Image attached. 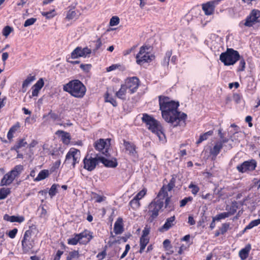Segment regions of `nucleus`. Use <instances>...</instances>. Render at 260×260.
I'll return each mask as SVG.
<instances>
[{"label":"nucleus","mask_w":260,"mask_h":260,"mask_svg":"<svg viewBox=\"0 0 260 260\" xmlns=\"http://www.w3.org/2000/svg\"><path fill=\"white\" fill-rule=\"evenodd\" d=\"M139 79L136 77H133L127 79L124 85L128 89V92L132 94L137 91L139 86Z\"/></svg>","instance_id":"nucleus-11"},{"label":"nucleus","mask_w":260,"mask_h":260,"mask_svg":"<svg viewBox=\"0 0 260 260\" xmlns=\"http://www.w3.org/2000/svg\"><path fill=\"white\" fill-rule=\"evenodd\" d=\"M57 186H58V185L56 184H53L51 186V187L49 191V194L51 198L54 197L57 193Z\"/></svg>","instance_id":"nucleus-38"},{"label":"nucleus","mask_w":260,"mask_h":260,"mask_svg":"<svg viewBox=\"0 0 260 260\" xmlns=\"http://www.w3.org/2000/svg\"><path fill=\"white\" fill-rule=\"evenodd\" d=\"M36 21L37 19L35 18H31L28 19L25 21L23 25L24 27H27L28 26L34 24L36 22Z\"/></svg>","instance_id":"nucleus-43"},{"label":"nucleus","mask_w":260,"mask_h":260,"mask_svg":"<svg viewBox=\"0 0 260 260\" xmlns=\"http://www.w3.org/2000/svg\"><path fill=\"white\" fill-rule=\"evenodd\" d=\"M175 178L174 177H172L167 186L169 191H171L174 188L175 186Z\"/></svg>","instance_id":"nucleus-46"},{"label":"nucleus","mask_w":260,"mask_h":260,"mask_svg":"<svg viewBox=\"0 0 260 260\" xmlns=\"http://www.w3.org/2000/svg\"><path fill=\"white\" fill-rule=\"evenodd\" d=\"M56 134H62V139L63 143L68 144L69 143L71 138L69 133L65 132L61 130H58L57 131Z\"/></svg>","instance_id":"nucleus-28"},{"label":"nucleus","mask_w":260,"mask_h":260,"mask_svg":"<svg viewBox=\"0 0 260 260\" xmlns=\"http://www.w3.org/2000/svg\"><path fill=\"white\" fill-rule=\"evenodd\" d=\"M23 169V166L21 165H17L13 169H12L10 172L11 174H12V176L14 178V179L16 178V177L19 176L20 173H21Z\"/></svg>","instance_id":"nucleus-24"},{"label":"nucleus","mask_w":260,"mask_h":260,"mask_svg":"<svg viewBox=\"0 0 260 260\" xmlns=\"http://www.w3.org/2000/svg\"><path fill=\"white\" fill-rule=\"evenodd\" d=\"M220 0L208 2L202 5V9L206 15L209 16L214 13L215 5Z\"/></svg>","instance_id":"nucleus-13"},{"label":"nucleus","mask_w":260,"mask_h":260,"mask_svg":"<svg viewBox=\"0 0 260 260\" xmlns=\"http://www.w3.org/2000/svg\"><path fill=\"white\" fill-rule=\"evenodd\" d=\"M143 122L145 123L148 128L153 133L155 134L159 138L161 139V136L164 135L161 131V126L159 123L153 117L147 114H143L142 118Z\"/></svg>","instance_id":"nucleus-4"},{"label":"nucleus","mask_w":260,"mask_h":260,"mask_svg":"<svg viewBox=\"0 0 260 260\" xmlns=\"http://www.w3.org/2000/svg\"><path fill=\"white\" fill-rule=\"evenodd\" d=\"M145 194L146 191L144 190H142L139 191L134 198L140 200L145 195Z\"/></svg>","instance_id":"nucleus-58"},{"label":"nucleus","mask_w":260,"mask_h":260,"mask_svg":"<svg viewBox=\"0 0 260 260\" xmlns=\"http://www.w3.org/2000/svg\"><path fill=\"white\" fill-rule=\"evenodd\" d=\"M44 81L42 78H41L33 86H34V87H36V88H38L40 90H41V88L44 86Z\"/></svg>","instance_id":"nucleus-51"},{"label":"nucleus","mask_w":260,"mask_h":260,"mask_svg":"<svg viewBox=\"0 0 260 260\" xmlns=\"http://www.w3.org/2000/svg\"><path fill=\"white\" fill-rule=\"evenodd\" d=\"M119 23V18L117 16H113L110 19V25L111 26H115L118 24Z\"/></svg>","instance_id":"nucleus-45"},{"label":"nucleus","mask_w":260,"mask_h":260,"mask_svg":"<svg viewBox=\"0 0 260 260\" xmlns=\"http://www.w3.org/2000/svg\"><path fill=\"white\" fill-rule=\"evenodd\" d=\"M107 248V246H105L104 250L101 252L99 253L98 254V255H96V257L98 258H99L100 260H102L105 257V256L107 254V253H106Z\"/></svg>","instance_id":"nucleus-49"},{"label":"nucleus","mask_w":260,"mask_h":260,"mask_svg":"<svg viewBox=\"0 0 260 260\" xmlns=\"http://www.w3.org/2000/svg\"><path fill=\"white\" fill-rule=\"evenodd\" d=\"M254 225L253 224L252 221H251L244 229L243 231V233H245L247 230H250L253 227H254Z\"/></svg>","instance_id":"nucleus-63"},{"label":"nucleus","mask_w":260,"mask_h":260,"mask_svg":"<svg viewBox=\"0 0 260 260\" xmlns=\"http://www.w3.org/2000/svg\"><path fill=\"white\" fill-rule=\"evenodd\" d=\"M11 190L9 188H2L0 189V200L6 199L10 194Z\"/></svg>","instance_id":"nucleus-32"},{"label":"nucleus","mask_w":260,"mask_h":260,"mask_svg":"<svg viewBox=\"0 0 260 260\" xmlns=\"http://www.w3.org/2000/svg\"><path fill=\"white\" fill-rule=\"evenodd\" d=\"M228 217L229 216L228 215V214L226 213V212H222L217 215L216 216L214 217L215 218V219H216L217 221H219L222 219H224Z\"/></svg>","instance_id":"nucleus-48"},{"label":"nucleus","mask_w":260,"mask_h":260,"mask_svg":"<svg viewBox=\"0 0 260 260\" xmlns=\"http://www.w3.org/2000/svg\"><path fill=\"white\" fill-rule=\"evenodd\" d=\"M188 188L191 189V192L193 194H196L199 191V187L192 183H191L189 186Z\"/></svg>","instance_id":"nucleus-42"},{"label":"nucleus","mask_w":260,"mask_h":260,"mask_svg":"<svg viewBox=\"0 0 260 260\" xmlns=\"http://www.w3.org/2000/svg\"><path fill=\"white\" fill-rule=\"evenodd\" d=\"M110 139H107L104 140L100 139L96 141L94 144V147L96 150L102 152V154L106 156H108L109 154L108 153L107 141L110 142Z\"/></svg>","instance_id":"nucleus-12"},{"label":"nucleus","mask_w":260,"mask_h":260,"mask_svg":"<svg viewBox=\"0 0 260 260\" xmlns=\"http://www.w3.org/2000/svg\"><path fill=\"white\" fill-rule=\"evenodd\" d=\"M92 238L93 237L90 234V232L89 231L84 230L83 232L80 234H75L74 237L69 239L68 240V244L69 245H75L83 238L86 239L85 242L87 243L89 242Z\"/></svg>","instance_id":"nucleus-7"},{"label":"nucleus","mask_w":260,"mask_h":260,"mask_svg":"<svg viewBox=\"0 0 260 260\" xmlns=\"http://www.w3.org/2000/svg\"><path fill=\"white\" fill-rule=\"evenodd\" d=\"M4 219L11 222H18L21 223L24 220V218L23 216H9L8 214H5L4 216Z\"/></svg>","instance_id":"nucleus-20"},{"label":"nucleus","mask_w":260,"mask_h":260,"mask_svg":"<svg viewBox=\"0 0 260 260\" xmlns=\"http://www.w3.org/2000/svg\"><path fill=\"white\" fill-rule=\"evenodd\" d=\"M127 89L124 84L121 85L120 89L116 92V95L119 99H125L124 95H125Z\"/></svg>","instance_id":"nucleus-30"},{"label":"nucleus","mask_w":260,"mask_h":260,"mask_svg":"<svg viewBox=\"0 0 260 260\" xmlns=\"http://www.w3.org/2000/svg\"><path fill=\"white\" fill-rule=\"evenodd\" d=\"M79 57H84L82 52V48L80 47L76 48L71 53V57L73 59L77 58Z\"/></svg>","instance_id":"nucleus-25"},{"label":"nucleus","mask_w":260,"mask_h":260,"mask_svg":"<svg viewBox=\"0 0 260 260\" xmlns=\"http://www.w3.org/2000/svg\"><path fill=\"white\" fill-rule=\"evenodd\" d=\"M222 148L221 142H218L217 141L215 143L213 147L210 148L209 153L212 160H215L216 158L217 155L219 154Z\"/></svg>","instance_id":"nucleus-14"},{"label":"nucleus","mask_w":260,"mask_h":260,"mask_svg":"<svg viewBox=\"0 0 260 260\" xmlns=\"http://www.w3.org/2000/svg\"><path fill=\"white\" fill-rule=\"evenodd\" d=\"M64 91L69 92L72 96L81 98L86 92V87L79 80H73L63 85Z\"/></svg>","instance_id":"nucleus-3"},{"label":"nucleus","mask_w":260,"mask_h":260,"mask_svg":"<svg viewBox=\"0 0 260 260\" xmlns=\"http://www.w3.org/2000/svg\"><path fill=\"white\" fill-rule=\"evenodd\" d=\"M99 156V154H96L94 158L91 156L88 157V155L86 156L83 160L84 168L89 171H93L100 161Z\"/></svg>","instance_id":"nucleus-8"},{"label":"nucleus","mask_w":260,"mask_h":260,"mask_svg":"<svg viewBox=\"0 0 260 260\" xmlns=\"http://www.w3.org/2000/svg\"><path fill=\"white\" fill-rule=\"evenodd\" d=\"M159 105L162 118L168 122L171 123L174 127L180 125V122H185L187 115L177 111L178 102L170 100L167 96H159Z\"/></svg>","instance_id":"nucleus-1"},{"label":"nucleus","mask_w":260,"mask_h":260,"mask_svg":"<svg viewBox=\"0 0 260 260\" xmlns=\"http://www.w3.org/2000/svg\"><path fill=\"white\" fill-rule=\"evenodd\" d=\"M220 61L225 66L233 65L240 59L239 52L232 48L227 49L225 52L220 55Z\"/></svg>","instance_id":"nucleus-6"},{"label":"nucleus","mask_w":260,"mask_h":260,"mask_svg":"<svg viewBox=\"0 0 260 260\" xmlns=\"http://www.w3.org/2000/svg\"><path fill=\"white\" fill-rule=\"evenodd\" d=\"M149 241V239L148 238H143L141 237L140 239V249L139 250V252L142 253L144 249L145 248L146 245L148 243Z\"/></svg>","instance_id":"nucleus-31"},{"label":"nucleus","mask_w":260,"mask_h":260,"mask_svg":"<svg viewBox=\"0 0 260 260\" xmlns=\"http://www.w3.org/2000/svg\"><path fill=\"white\" fill-rule=\"evenodd\" d=\"M239 67L238 69V71H243L245 68V61L243 57H240Z\"/></svg>","instance_id":"nucleus-41"},{"label":"nucleus","mask_w":260,"mask_h":260,"mask_svg":"<svg viewBox=\"0 0 260 260\" xmlns=\"http://www.w3.org/2000/svg\"><path fill=\"white\" fill-rule=\"evenodd\" d=\"M123 145L126 151H128V153L131 155L135 156L137 153L136 150V146L132 143L126 140H123Z\"/></svg>","instance_id":"nucleus-17"},{"label":"nucleus","mask_w":260,"mask_h":260,"mask_svg":"<svg viewBox=\"0 0 260 260\" xmlns=\"http://www.w3.org/2000/svg\"><path fill=\"white\" fill-rule=\"evenodd\" d=\"M105 100L106 102H109L111 103L114 107H116L117 105L116 100L113 98L110 97L108 92H107L105 94Z\"/></svg>","instance_id":"nucleus-36"},{"label":"nucleus","mask_w":260,"mask_h":260,"mask_svg":"<svg viewBox=\"0 0 260 260\" xmlns=\"http://www.w3.org/2000/svg\"><path fill=\"white\" fill-rule=\"evenodd\" d=\"M14 179H15L12 176V174L9 172L5 174L2 178L0 185L2 186L9 185L12 183Z\"/></svg>","instance_id":"nucleus-18"},{"label":"nucleus","mask_w":260,"mask_h":260,"mask_svg":"<svg viewBox=\"0 0 260 260\" xmlns=\"http://www.w3.org/2000/svg\"><path fill=\"white\" fill-rule=\"evenodd\" d=\"M230 228V223H223L221 225V227L220 229V231L221 232V234H224L228 229Z\"/></svg>","instance_id":"nucleus-40"},{"label":"nucleus","mask_w":260,"mask_h":260,"mask_svg":"<svg viewBox=\"0 0 260 260\" xmlns=\"http://www.w3.org/2000/svg\"><path fill=\"white\" fill-rule=\"evenodd\" d=\"M175 220V216H173L167 219L165 223L161 226L159 231L161 232H164L169 230L172 226L174 225V221Z\"/></svg>","instance_id":"nucleus-16"},{"label":"nucleus","mask_w":260,"mask_h":260,"mask_svg":"<svg viewBox=\"0 0 260 260\" xmlns=\"http://www.w3.org/2000/svg\"><path fill=\"white\" fill-rule=\"evenodd\" d=\"M213 134V131H209L203 135H200L199 140L197 141L196 144L199 145L203 141L208 139L209 136H212Z\"/></svg>","instance_id":"nucleus-29"},{"label":"nucleus","mask_w":260,"mask_h":260,"mask_svg":"<svg viewBox=\"0 0 260 260\" xmlns=\"http://www.w3.org/2000/svg\"><path fill=\"white\" fill-rule=\"evenodd\" d=\"M250 249L251 246L248 244L239 251V255L242 260H244L248 257Z\"/></svg>","instance_id":"nucleus-22"},{"label":"nucleus","mask_w":260,"mask_h":260,"mask_svg":"<svg viewBox=\"0 0 260 260\" xmlns=\"http://www.w3.org/2000/svg\"><path fill=\"white\" fill-rule=\"evenodd\" d=\"M119 65H118L116 64H112V66H111L107 68V72H110V71H113V70L116 69L117 68H118L119 67Z\"/></svg>","instance_id":"nucleus-62"},{"label":"nucleus","mask_w":260,"mask_h":260,"mask_svg":"<svg viewBox=\"0 0 260 260\" xmlns=\"http://www.w3.org/2000/svg\"><path fill=\"white\" fill-rule=\"evenodd\" d=\"M256 161L254 159L245 161L240 165L237 166V169L239 172L244 173L247 171H253L256 167Z\"/></svg>","instance_id":"nucleus-9"},{"label":"nucleus","mask_w":260,"mask_h":260,"mask_svg":"<svg viewBox=\"0 0 260 260\" xmlns=\"http://www.w3.org/2000/svg\"><path fill=\"white\" fill-rule=\"evenodd\" d=\"M22 245L23 252L25 253L29 252L34 247V243L32 241H22Z\"/></svg>","instance_id":"nucleus-23"},{"label":"nucleus","mask_w":260,"mask_h":260,"mask_svg":"<svg viewBox=\"0 0 260 260\" xmlns=\"http://www.w3.org/2000/svg\"><path fill=\"white\" fill-rule=\"evenodd\" d=\"M102 45V43L100 38H99L95 42V47L93 49V51L95 52L98 49H100Z\"/></svg>","instance_id":"nucleus-54"},{"label":"nucleus","mask_w":260,"mask_h":260,"mask_svg":"<svg viewBox=\"0 0 260 260\" xmlns=\"http://www.w3.org/2000/svg\"><path fill=\"white\" fill-rule=\"evenodd\" d=\"M192 199H193L191 197L185 198L183 200H181L180 207H183L185 206L188 202H191L192 200Z\"/></svg>","instance_id":"nucleus-44"},{"label":"nucleus","mask_w":260,"mask_h":260,"mask_svg":"<svg viewBox=\"0 0 260 260\" xmlns=\"http://www.w3.org/2000/svg\"><path fill=\"white\" fill-rule=\"evenodd\" d=\"M139 200L138 199L134 198L132 200H131L129 202V205L132 207V208L137 209L140 206V203L139 202Z\"/></svg>","instance_id":"nucleus-35"},{"label":"nucleus","mask_w":260,"mask_h":260,"mask_svg":"<svg viewBox=\"0 0 260 260\" xmlns=\"http://www.w3.org/2000/svg\"><path fill=\"white\" fill-rule=\"evenodd\" d=\"M53 11H54V10H53L52 11L49 12H41V14L43 16H45L47 19H50L54 16L53 15H52V13Z\"/></svg>","instance_id":"nucleus-55"},{"label":"nucleus","mask_w":260,"mask_h":260,"mask_svg":"<svg viewBox=\"0 0 260 260\" xmlns=\"http://www.w3.org/2000/svg\"><path fill=\"white\" fill-rule=\"evenodd\" d=\"M80 68L85 72H88L89 70L91 65L89 64H80Z\"/></svg>","instance_id":"nucleus-60"},{"label":"nucleus","mask_w":260,"mask_h":260,"mask_svg":"<svg viewBox=\"0 0 260 260\" xmlns=\"http://www.w3.org/2000/svg\"><path fill=\"white\" fill-rule=\"evenodd\" d=\"M63 254V251L61 250H58L57 251L56 256L54 259V260H60L61 255Z\"/></svg>","instance_id":"nucleus-64"},{"label":"nucleus","mask_w":260,"mask_h":260,"mask_svg":"<svg viewBox=\"0 0 260 260\" xmlns=\"http://www.w3.org/2000/svg\"><path fill=\"white\" fill-rule=\"evenodd\" d=\"M163 245L166 250H169L171 248V245H170V241L169 239H166L163 242Z\"/></svg>","instance_id":"nucleus-57"},{"label":"nucleus","mask_w":260,"mask_h":260,"mask_svg":"<svg viewBox=\"0 0 260 260\" xmlns=\"http://www.w3.org/2000/svg\"><path fill=\"white\" fill-rule=\"evenodd\" d=\"M27 144V142L25 141V139H20L17 141L16 144L11 148V150H14L18 152V149L21 147H25Z\"/></svg>","instance_id":"nucleus-27"},{"label":"nucleus","mask_w":260,"mask_h":260,"mask_svg":"<svg viewBox=\"0 0 260 260\" xmlns=\"http://www.w3.org/2000/svg\"><path fill=\"white\" fill-rule=\"evenodd\" d=\"M237 209H238L237 203L236 202H235L232 203V205L231 206V207L229 209V211L228 212H226V213L228 214L229 216H230L231 215H234L236 213Z\"/></svg>","instance_id":"nucleus-34"},{"label":"nucleus","mask_w":260,"mask_h":260,"mask_svg":"<svg viewBox=\"0 0 260 260\" xmlns=\"http://www.w3.org/2000/svg\"><path fill=\"white\" fill-rule=\"evenodd\" d=\"M99 158L101 161L106 167L115 168L118 165V163L116 159L114 160H109L103 156L100 155Z\"/></svg>","instance_id":"nucleus-15"},{"label":"nucleus","mask_w":260,"mask_h":260,"mask_svg":"<svg viewBox=\"0 0 260 260\" xmlns=\"http://www.w3.org/2000/svg\"><path fill=\"white\" fill-rule=\"evenodd\" d=\"M17 231H17V229H14L12 230H11L10 231H9V232L8 233V236L11 238H15V236H16V234L17 233Z\"/></svg>","instance_id":"nucleus-59"},{"label":"nucleus","mask_w":260,"mask_h":260,"mask_svg":"<svg viewBox=\"0 0 260 260\" xmlns=\"http://www.w3.org/2000/svg\"><path fill=\"white\" fill-rule=\"evenodd\" d=\"M74 151H75V148H71L68 153L67 154L66 156V161L68 163L70 162V160H72V156L74 155Z\"/></svg>","instance_id":"nucleus-37"},{"label":"nucleus","mask_w":260,"mask_h":260,"mask_svg":"<svg viewBox=\"0 0 260 260\" xmlns=\"http://www.w3.org/2000/svg\"><path fill=\"white\" fill-rule=\"evenodd\" d=\"M49 172L48 170H43L40 171L38 176L34 179L35 181H39L48 177Z\"/></svg>","instance_id":"nucleus-26"},{"label":"nucleus","mask_w":260,"mask_h":260,"mask_svg":"<svg viewBox=\"0 0 260 260\" xmlns=\"http://www.w3.org/2000/svg\"><path fill=\"white\" fill-rule=\"evenodd\" d=\"M32 231L31 230H27L25 231L23 239L22 241H29L30 239Z\"/></svg>","instance_id":"nucleus-52"},{"label":"nucleus","mask_w":260,"mask_h":260,"mask_svg":"<svg viewBox=\"0 0 260 260\" xmlns=\"http://www.w3.org/2000/svg\"><path fill=\"white\" fill-rule=\"evenodd\" d=\"M167 196H168V192L166 190L165 186H163L157 195V198L159 199L154 200L149 204L148 212L151 213L150 217L152 219H154L158 216L159 210L164 206L163 200Z\"/></svg>","instance_id":"nucleus-2"},{"label":"nucleus","mask_w":260,"mask_h":260,"mask_svg":"<svg viewBox=\"0 0 260 260\" xmlns=\"http://www.w3.org/2000/svg\"><path fill=\"white\" fill-rule=\"evenodd\" d=\"M80 155V152L79 150L75 149V151H74V155L72 156V166L73 167H75L76 164L78 163L79 160Z\"/></svg>","instance_id":"nucleus-33"},{"label":"nucleus","mask_w":260,"mask_h":260,"mask_svg":"<svg viewBox=\"0 0 260 260\" xmlns=\"http://www.w3.org/2000/svg\"><path fill=\"white\" fill-rule=\"evenodd\" d=\"M47 116H50V118H51L53 120H55L58 118V115L57 114L52 112L51 110L47 115H44L43 116V118H45Z\"/></svg>","instance_id":"nucleus-50"},{"label":"nucleus","mask_w":260,"mask_h":260,"mask_svg":"<svg viewBox=\"0 0 260 260\" xmlns=\"http://www.w3.org/2000/svg\"><path fill=\"white\" fill-rule=\"evenodd\" d=\"M151 47L144 45L140 48L136 55V62L138 64L143 65L144 63L150 62L155 58V56L150 52Z\"/></svg>","instance_id":"nucleus-5"},{"label":"nucleus","mask_w":260,"mask_h":260,"mask_svg":"<svg viewBox=\"0 0 260 260\" xmlns=\"http://www.w3.org/2000/svg\"><path fill=\"white\" fill-rule=\"evenodd\" d=\"M32 89V93L31 95L29 96L30 98H32L34 96H37L38 95V94L40 91V90L38 88H37L36 87H34V86L31 87Z\"/></svg>","instance_id":"nucleus-53"},{"label":"nucleus","mask_w":260,"mask_h":260,"mask_svg":"<svg viewBox=\"0 0 260 260\" xmlns=\"http://www.w3.org/2000/svg\"><path fill=\"white\" fill-rule=\"evenodd\" d=\"M13 30V28L9 26H5L3 30V35L5 37H8L11 31Z\"/></svg>","instance_id":"nucleus-39"},{"label":"nucleus","mask_w":260,"mask_h":260,"mask_svg":"<svg viewBox=\"0 0 260 260\" xmlns=\"http://www.w3.org/2000/svg\"><path fill=\"white\" fill-rule=\"evenodd\" d=\"M123 231L122 219L118 218L114 224V232L116 234L118 235L122 233Z\"/></svg>","instance_id":"nucleus-19"},{"label":"nucleus","mask_w":260,"mask_h":260,"mask_svg":"<svg viewBox=\"0 0 260 260\" xmlns=\"http://www.w3.org/2000/svg\"><path fill=\"white\" fill-rule=\"evenodd\" d=\"M260 17V11L254 9L251 11L249 15L246 19L244 25L251 27L256 23L259 22L258 18Z\"/></svg>","instance_id":"nucleus-10"},{"label":"nucleus","mask_w":260,"mask_h":260,"mask_svg":"<svg viewBox=\"0 0 260 260\" xmlns=\"http://www.w3.org/2000/svg\"><path fill=\"white\" fill-rule=\"evenodd\" d=\"M82 52L83 54H84V57H86L87 55L90 54L91 53V50L88 47H85L82 49Z\"/></svg>","instance_id":"nucleus-61"},{"label":"nucleus","mask_w":260,"mask_h":260,"mask_svg":"<svg viewBox=\"0 0 260 260\" xmlns=\"http://www.w3.org/2000/svg\"><path fill=\"white\" fill-rule=\"evenodd\" d=\"M79 257V252L78 251L74 250L73 251L70 252L69 253V256L67 257H71V259L74 258L78 257Z\"/></svg>","instance_id":"nucleus-56"},{"label":"nucleus","mask_w":260,"mask_h":260,"mask_svg":"<svg viewBox=\"0 0 260 260\" xmlns=\"http://www.w3.org/2000/svg\"><path fill=\"white\" fill-rule=\"evenodd\" d=\"M35 80H36L35 75L32 76L29 74L26 78V79L23 82L22 87V92H25L26 90L27 86Z\"/></svg>","instance_id":"nucleus-21"},{"label":"nucleus","mask_w":260,"mask_h":260,"mask_svg":"<svg viewBox=\"0 0 260 260\" xmlns=\"http://www.w3.org/2000/svg\"><path fill=\"white\" fill-rule=\"evenodd\" d=\"M76 16V12L74 10H70L67 13L66 18L68 19L71 20L75 18Z\"/></svg>","instance_id":"nucleus-47"}]
</instances>
